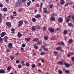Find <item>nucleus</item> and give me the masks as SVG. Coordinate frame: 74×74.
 Segmentation results:
<instances>
[{
    "label": "nucleus",
    "mask_w": 74,
    "mask_h": 74,
    "mask_svg": "<svg viewBox=\"0 0 74 74\" xmlns=\"http://www.w3.org/2000/svg\"><path fill=\"white\" fill-rule=\"evenodd\" d=\"M2 18H3V15H2V14H1V13H0V25H1V23H2L3 21Z\"/></svg>",
    "instance_id": "obj_1"
},
{
    "label": "nucleus",
    "mask_w": 74,
    "mask_h": 74,
    "mask_svg": "<svg viewBox=\"0 0 74 74\" xmlns=\"http://www.w3.org/2000/svg\"><path fill=\"white\" fill-rule=\"evenodd\" d=\"M5 34H6V33L4 32H3L1 34V37H3L5 36Z\"/></svg>",
    "instance_id": "obj_2"
},
{
    "label": "nucleus",
    "mask_w": 74,
    "mask_h": 74,
    "mask_svg": "<svg viewBox=\"0 0 74 74\" xmlns=\"http://www.w3.org/2000/svg\"><path fill=\"white\" fill-rule=\"evenodd\" d=\"M43 12L44 13H45V14H47V12H49V13L50 12V11L48 12V11H47L46 8H43Z\"/></svg>",
    "instance_id": "obj_3"
},
{
    "label": "nucleus",
    "mask_w": 74,
    "mask_h": 74,
    "mask_svg": "<svg viewBox=\"0 0 74 74\" xmlns=\"http://www.w3.org/2000/svg\"><path fill=\"white\" fill-rule=\"evenodd\" d=\"M23 24V21L21 20L19 21V23L18 25V26L19 27L21 26H22V24Z\"/></svg>",
    "instance_id": "obj_4"
},
{
    "label": "nucleus",
    "mask_w": 74,
    "mask_h": 74,
    "mask_svg": "<svg viewBox=\"0 0 74 74\" xmlns=\"http://www.w3.org/2000/svg\"><path fill=\"white\" fill-rule=\"evenodd\" d=\"M8 47L9 48H12V44L11 43H9L8 46Z\"/></svg>",
    "instance_id": "obj_5"
},
{
    "label": "nucleus",
    "mask_w": 74,
    "mask_h": 74,
    "mask_svg": "<svg viewBox=\"0 0 74 74\" xmlns=\"http://www.w3.org/2000/svg\"><path fill=\"white\" fill-rule=\"evenodd\" d=\"M36 26H34L32 28V31H35L36 30L37 28H36Z\"/></svg>",
    "instance_id": "obj_6"
},
{
    "label": "nucleus",
    "mask_w": 74,
    "mask_h": 74,
    "mask_svg": "<svg viewBox=\"0 0 74 74\" xmlns=\"http://www.w3.org/2000/svg\"><path fill=\"white\" fill-rule=\"evenodd\" d=\"M5 73V71L3 69L0 70V73L4 74Z\"/></svg>",
    "instance_id": "obj_7"
},
{
    "label": "nucleus",
    "mask_w": 74,
    "mask_h": 74,
    "mask_svg": "<svg viewBox=\"0 0 74 74\" xmlns=\"http://www.w3.org/2000/svg\"><path fill=\"white\" fill-rule=\"evenodd\" d=\"M49 30L50 31L51 33H53L54 32V29L52 28H50Z\"/></svg>",
    "instance_id": "obj_8"
},
{
    "label": "nucleus",
    "mask_w": 74,
    "mask_h": 74,
    "mask_svg": "<svg viewBox=\"0 0 74 74\" xmlns=\"http://www.w3.org/2000/svg\"><path fill=\"white\" fill-rule=\"evenodd\" d=\"M6 25L9 27H11V23L10 22H7L6 23Z\"/></svg>",
    "instance_id": "obj_9"
},
{
    "label": "nucleus",
    "mask_w": 74,
    "mask_h": 74,
    "mask_svg": "<svg viewBox=\"0 0 74 74\" xmlns=\"http://www.w3.org/2000/svg\"><path fill=\"white\" fill-rule=\"evenodd\" d=\"M50 20L51 21H54L55 20V18L53 17H51L50 18Z\"/></svg>",
    "instance_id": "obj_10"
},
{
    "label": "nucleus",
    "mask_w": 74,
    "mask_h": 74,
    "mask_svg": "<svg viewBox=\"0 0 74 74\" xmlns=\"http://www.w3.org/2000/svg\"><path fill=\"white\" fill-rule=\"evenodd\" d=\"M17 36L18 37H19V38H20V37H22V35L18 32Z\"/></svg>",
    "instance_id": "obj_11"
},
{
    "label": "nucleus",
    "mask_w": 74,
    "mask_h": 74,
    "mask_svg": "<svg viewBox=\"0 0 74 74\" xmlns=\"http://www.w3.org/2000/svg\"><path fill=\"white\" fill-rule=\"evenodd\" d=\"M31 40V38H25V40L27 41V42L30 41Z\"/></svg>",
    "instance_id": "obj_12"
},
{
    "label": "nucleus",
    "mask_w": 74,
    "mask_h": 74,
    "mask_svg": "<svg viewBox=\"0 0 74 74\" xmlns=\"http://www.w3.org/2000/svg\"><path fill=\"white\" fill-rule=\"evenodd\" d=\"M61 2L60 3L61 4H62V5H63V4H64V3H65V1H64V0H60Z\"/></svg>",
    "instance_id": "obj_13"
},
{
    "label": "nucleus",
    "mask_w": 74,
    "mask_h": 74,
    "mask_svg": "<svg viewBox=\"0 0 74 74\" xmlns=\"http://www.w3.org/2000/svg\"><path fill=\"white\" fill-rule=\"evenodd\" d=\"M40 17H41V15L39 14H37L35 16V18H40Z\"/></svg>",
    "instance_id": "obj_14"
},
{
    "label": "nucleus",
    "mask_w": 74,
    "mask_h": 74,
    "mask_svg": "<svg viewBox=\"0 0 74 74\" xmlns=\"http://www.w3.org/2000/svg\"><path fill=\"white\" fill-rule=\"evenodd\" d=\"M58 21L60 22H63V19H62V18H58Z\"/></svg>",
    "instance_id": "obj_15"
},
{
    "label": "nucleus",
    "mask_w": 74,
    "mask_h": 74,
    "mask_svg": "<svg viewBox=\"0 0 74 74\" xmlns=\"http://www.w3.org/2000/svg\"><path fill=\"white\" fill-rule=\"evenodd\" d=\"M16 4L17 7H19V6H20V5H21V4L19 3L18 2H16Z\"/></svg>",
    "instance_id": "obj_16"
},
{
    "label": "nucleus",
    "mask_w": 74,
    "mask_h": 74,
    "mask_svg": "<svg viewBox=\"0 0 74 74\" xmlns=\"http://www.w3.org/2000/svg\"><path fill=\"white\" fill-rule=\"evenodd\" d=\"M39 39L38 38H34L33 40V41H34V42H35L36 41H38V40H39Z\"/></svg>",
    "instance_id": "obj_17"
},
{
    "label": "nucleus",
    "mask_w": 74,
    "mask_h": 74,
    "mask_svg": "<svg viewBox=\"0 0 74 74\" xmlns=\"http://www.w3.org/2000/svg\"><path fill=\"white\" fill-rule=\"evenodd\" d=\"M68 25L69 26H71V27H73V25L71 23H69Z\"/></svg>",
    "instance_id": "obj_18"
},
{
    "label": "nucleus",
    "mask_w": 74,
    "mask_h": 74,
    "mask_svg": "<svg viewBox=\"0 0 74 74\" xmlns=\"http://www.w3.org/2000/svg\"><path fill=\"white\" fill-rule=\"evenodd\" d=\"M31 4V1H30L29 2H28L27 3V5L28 6H29Z\"/></svg>",
    "instance_id": "obj_19"
},
{
    "label": "nucleus",
    "mask_w": 74,
    "mask_h": 74,
    "mask_svg": "<svg viewBox=\"0 0 74 74\" xmlns=\"http://www.w3.org/2000/svg\"><path fill=\"white\" fill-rule=\"evenodd\" d=\"M58 64L60 65H62L63 64V62L62 61H59L58 62Z\"/></svg>",
    "instance_id": "obj_20"
},
{
    "label": "nucleus",
    "mask_w": 74,
    "mask_h": 74,
    "mask_svg": "<svg viewBox=\"0 0 74 74\" xmlns=\"http://www.w3.org/2000/svg\"><path fill=\"white\" fill-rule=\"evenodd\" d=\"M11 66H9L7 68V70L8 71H10V70H11Z\"/></svg>",
    "instance_id": "obj_21"
},
{
    "label": "nucleus",
    "mask_w": 74,
    "mask_h": 74,
    "mask_svg": "<svg viewBox=\"0 0 74 74\" xmlns=\"http://www.w3.org/2000/svg\"><path fill=\"white\" fill-rule=\"evenodd\" d=\"M65 66L67 67H70V65L68 64L64 63Z\"/></svg>",
    "instance_id": "obj_22"
},
{
    "label": "nucleus",
    "mask_w": 74,
    "mask_h": 74,
    "mask_svg": "<svg viewBox=\"0 0 74 74\" xmlns=\"http://www.w3.org/2000/svg\"><path fill=\"white\" fill-rule=\"evenodd\" d=\"M10 58H11V60H13L14 58V56H13L11 55L10 56Z\"/></svg>",
    "instance_id": "obj_23"
},
{
    "label": "nucleus",
    "mask_w": 74,
    "mask_h": 74,
    "mask_svg": "<svg viewBox=\"0 0 74 74\" xmlns=\"http://www.w3.org/2000/svg\"><path fill=\"white\" fill-rule=\"evenodd\" d=\"M67 31L66 30H64V35L66 34H67Z\"/></svg>",
    "instance_id": "obj_24"
},
{
    "label": "nucleus",
    "mask_w": 74,
    "mask_h": 74,
    "mask_svg": "<svg viewBox=\"0 0 74 74\" xmlns=\"http://www.w3.org/2000/svg\"><path fill=\"white\" fill-rule=\"evenodd\" d=\"M26 65L27 67H29V66H30V64H29V63H28V62H26Z\"/></svg>",
    "instance_id": "obj_25"
},
{
    "label": "nucleus",
    "mask_w": 74,
    "mask_h": 74,
    "mask_svg": "<svg viewBox=\"0 0 74 74\" xmlns=\"http://www.w3.org/2000/svg\"><path fill=\"white\" fill-rule=\"evenodd\" d=\"M3 38L1 37H0V42H1L2 43L3 42Z\"/></svg>",
    "instance_id": "obj_26"
},
{
    "label": "nucleus",
    "mask_w": 74,
    "mask_h": 74,
    "mask_svg": "<svg viewBox=\"0 0 74 74\" xmlns=\"http://www.w3.org/2000/svg\"><path fill=\"white\" fill-rule=\"evenodd\" d=\"M60 49H61L60 47H58L56 48V49H57V51H59Z\"/></svg>",
    "instance_id": "obj_27"
},
{
    "label": "nucleus",
    "mask_w": 74,
    "mask_h": 74,
    "mask_svg": "<svg viewBox=\"0 0 74 74\" xmlns=\"http://www.w3.org/2000/svg\"><path fill=\"white\" fill-rule=\"evenodd\" d=\"M68 42H69V43H71L73 42V39H71L69 40Z\"/></svg>",
    "instance_id": "obj_28"
},
{
    "label": "nucleus",
    "mask_w": 74,
    "mask_h": 74,
    "mask_svg": "<svg viewBox=\"0 0 74 74\" xmlns=\"http://www.w3.org/2000/svg\"><path fill=\"white\" fill-rule=\"evenodd\" d=\"M18 2L20 4H21L22 3V0H18Z\"/></svg>",
    "instance_id": "obj_29"
},
{
    "label": "nucleus",
    "mask_w": 74,
    "mask_h": 74,
    "mask_svg": "<svg viewBox=\"0 0 74 74\" xmlns=\"http://www.w3.org/2000/svg\"><path fill=\"white\" fill-rule=\"evenodd\" d=\"M10 19L12 20H14V17L13 16H12L11 15L10 16Z\"/></svg>",
    "instance_id": "obj_30"
},
{
    "label": "nucleus",
    "mask_w": 74,
    "mask_h": 74,
    "mask_svg": "<svg viewBox=\"0 0 74 74\" xmlns=\"http://www.w3.org/2000/svg\"><path fill=\"white\" fill-rule=\"evenodd\" d=\"M31 67H32V68H35L36 67V65L34 64H33L32 65Z\"/></svg>",
    "instance_id": "obj_31"
},
{
    "label": "nucleus",
    "mask_w": 74,
    "mask_h": 74,
    "mask_svg": "<svg viewBox=\"0 0 74 74\" xmlns=\"http://www.w3.org/2000/svg\"><path fill=\"white\" fill-rule=\"evenodd\" d=\"M3 10L4 11H7V8H3Z\"/></svg>",
    "instance_id": "obj_32"
},
{
    "label": "nucleus",
    "mask_w": 74,
    "mask_h": 74,
    "mask_svg": "<svg viewBox=\"0 0 74 74\" xmlns=\"http://www.w3.org/2000/svg\"><path fill=\"white\" fill-rule=\"evenodd\" d=\"M58 52L57 51H55L54 52V54H55V55H58Z\"/></svg>",
    "instance_id": "obj_33"
},
{
    "label": "nucleus",
    "mask_w": 74,
    "mask_h": 74,
    "mask_svg": "<svg viewBox=\"0 0 74 74\" xmlns=\"http://www.w3.org/2000/svg\"><path fill=\"white\" fill-rule=\"evenodd\" d=\"M58 73L60 74H62V71H60V70H59L58 71Z\"/></svg>",
    "instance_id": "obj_34"
},
{
    "label": "nucleus",
    "mask_w": 74,
    "mask_h": 74,
    "mask_svg": "<svg viewBox=\"0 0 74 74\" xmlns=\"http://www.w3.org/2000/svg\"><path fill=\"white\" fill-rule=\"evenodd\" d=\"M69 4V2H67V3H66V4L64 5L65 7H67V6H68V5Z\"/></svg>",
    "instance_id": "obj_35"
},
{
    "label": "nucleus",
    "mask_w": 74,
    "mask_h": 74,
    "mask_svg": "<svg viewBox=\"0 0 74 74\" xmlns=\"http://www.w3.org/2000/svg\"><path fill=\"white\" fill-rule=\"evenodd\" d=\"M43 49L44 51H48V50L47 48H44Z\"/></svg>",
    "instance_id": "obj_36"
},
{
    "label": "nucleus",
    "mask_w": 74,
    "mask_h": 74,
    "mask_svg": "<svg viewBox=\"0 0 74 74\" xmlns=\"http://www.w3.org/2000/svg\"><path fill=\"white\" fill-rule=\"evenodd\" d=\"M6 51H7V52H11V50H10V49H8L6 50Z\"/></svg>",
    "instance_id": "obj_37"
},
{
    "label": "nucleus",
    "mask_w": 74,
    "mask_h": 74,
    "mask_svg": "<svg viewBox=\"0 0 74 74\" xmlns=\"http://www.w3.org/2000/svg\"><path fill=\"white\" fill-rule=\"evenodd\" d=\"M43 30L44 31H45L46 30H47V28L45 27H43Z\"/></svg>",
    "instance_id": "obj_38"
},
{
    "label": "nucleus",
    "mask_w": 74,
    "mask_h": 74,
    "mask_svg": "<svg viewBox=\"0 0 74 74\" xmlns=\"http://www.w3.org/2000/svg\"><path fill=\"white\" fill-rule=\"evenodd\" d=\"M53 4H52L51 5L49 6V8H52L53 7Z\"/></svg>",
    "instance_id": "obj_39"
},
{
    "label": "nucleus",
    "mask_w": 74,
    "mask_h": 74,
    "mask_svg": "<svg viewBox=\"0 0 74 74\" xmlns=\"http://www.w3.org/2000/svg\"><path fill=\"white\" fill-rule=\"evenodd\" d=\"M44 39L45 40H48V37L46 36L44 37Z\"/></svg>",
    "instance_id": "obj_40"
},
{
    "label": "nucleus",
    "mask_w": 74,
    "mask_h": 74,
    "mask_svg": "<svg viewBox=\"0 0 74 74\" xmlns=\"http://www.w3.org/2000/svg\"><path fill=\"white\" fill-rule=\"evenodd\" d=\"M19 60H16V63L17 64H18V63H19Z\"/></svg>",
    "instance_id": "obj_41"
},
{
    "label": "nucleus",
    "mask_w": 74,
    "mask_h": 74,
    "mask_svg": "<svg viewBox=\"0 0 74 74\" xmlns=\"http://www.w3.org/2000/svg\"><path fill=\"white\" fill-rule=\"evenodd\" d=\"M70 18H67V19L66 21L67 22H69L70 21Z\"/></svg>",
    "instance_id": "obj_42"
},
{
    "label": "nucleus",
    "mask_w": 74,
    "mask_h": 74,
    "mask_svg": "<svg viewBox=\"0 0 74 74\" xmlns=\"http://www.w3.org/2000/svg\"><path fill=\"white\" fill-rule=\"evenodd\" d=\"M32 20L33 22H36V19L34 18H33L32 19Z\"/></svg>",
    "instance_id": "obj_43"
},
{
    "label": "nucleus",
    "mask_w": 74,
    "mask_h": 74,
    "mask_svg": "<svg viewBox=\"0 0 74 74\" xmlns=\"http://www.w3.org/2000/svg\"><path fill=\"white\" fill-rule=\"evenodd\" d=\"M18 69H21V68H22V66L21 65H19L18 66Z\"/></svg>",
    "instance_id": "obj_44"
},
{
    "label": "nucleus",
    "mask_w": 74,
    "mask_h": 74,
    "mask_svg": "<svg viewBox=\"0 0 74 74\" xmlns=\"http://www.w3.org/2000/svg\"><path fill=\"white\" fill-rule=\"evenodd\" d=\"M65 73H69V71L68 70L65 71Z\"/></svg>",
    "instance_id": "obj_45"
},
{
    "label": "nucleus",
    "mask_w": 74,
    "mask_h": 74,
    "mask_svg": "<svg viewBox=\"0 0 74 74\" xmlns=\"http://www.w3.org/2000/svg\"><path fill=\"white\" fill-rule=\"evenodd\" d=\"M41 42H37V44H38L39 45H40V44H41Z\"/></svg>",
    "instance_id": "obj_46"
},
{
    "label": "nucleus",
    "mask_w": 74,
    "mask_h": 74,
    "mask_svg": "<svg viewBox=\"0 0 74 74\" xmlns=\"http://www.w3.org/2000/svg\"><path fill=\"white\" fill-rule=\"evenodd\" d=\"M34 48L35 49H37L38 48V47H37V46H34Z\"/></svg>",
    "instance_id": "obj_47"
},
{
    "label": "nucleus",
    "mask_w": 74,
    "mask_h": 74,
    "mask_svg": "<svg viewBox=\"0 0 74 74\" xmlns=\"http://www.w3.org/2000/svg\"><path fill=\"white\" fill-rule=\"evenodd\" d=\"M6 38V39H8V37H7V36H5V37H4V38H3V39H5V38Z\"/></svg>",
    "instance_id": "obj_48"
},
{
    "label": "nucleus",
    "mask_w": 74,
    "mask_h": 74,
    "mask_svg": "<svg viewBox=\"0 0 74 74\" xmlns=\"http://www.w3.org/2000/svg\"><path fill=\"white\" fill-rule=\"evenodd\" d=\"M42 3H41L40 4V8H42Z\"/></svg>",
    "instance_id": "obj_49"
},
{
    "label": "nucleus",
    "mask_w": 74,
    "mask_h": 74,
    "mask_svg": "<svg viewBox=\"0 0 74 74\" xmlns=\"http://www.w3.org/2000/svg\"><path fill=\"white\" fill-rule=\"evenodd\" d=\"M25 46H26V45L24 44L22 45V47H25Z\"/></svg>",
    "instance_id": "obj_50"
},
{
    "label": "nucleus",
    "mask_w": 74,
    "mask_h": 74,
    "mask_svg": "<svg viewBox=\"0 0 74 74\" xmlns=\"http://www.w3.org/2000/svg\"><path fill=\"white\" fill-rule=\"evenodd\" d=\"M11 30L12 31V32H14V31H15V29L14 28L12 29Z\"/></svg>",
    "instance_id": "obj_51"
},
{
    "label": "nucleus",
    "mask_w": 74,
    "mask_h": 74,
    "mask_svg": "<svg viewBox=\"0 0 74 74\" xmlns=\"http://www.w3.org/2000/svg\"><path fill=\"white\" fill-rule=\"evenodd\" d=\"M41 54V55H44L45 54V53H44V52H42Z\"/></svg>",
    "instance_id": "obj_52"
},
{
    "label": "nucleus",
    "mask_w": 74,
    "mask_h": 74,
    "mask_svg": "<svg viewBox=\"0 0 74 74\" xmlns=\"http://www.w3.org/2000/svg\"><path fill=\"white\" fill-rule=\"evenodd\" d=\"M36 7H39V4L37 3L36 4Z\"/></svg>",
    "instance_id": "obj_53"
},
{
    "label": "nucleus",
    "mask_w": 74,
    "mask_h": 74,
    "mask_svg": "<svg viewBox=\"0 0 74 74\" xmlns=\"http://www.w3.org/2000/svg\"><path fill=\"white\" fill-rule=\"evenodd\" d=\"M13 14H14V15H16V12L14 11L13 12Z\"/></svg>",
    "instance_id": "obj_54"
},
{
    "label": "nucleus",
    "mask_w": 74,
    "mask_h": 74,
    "mask_svg": "<svg viewBox=\"0 0 74 74\" xmlns=\"http://www.w3.org/2000/svg\"><path fill=\"white\" fill-rule=\"evenodd\" d=\"M72 60L73 62H74V57H73L72 58Z\"/></svg>",
    "instance_id": "obj_55"
},
{
    "label": "nucleus",
    "mask_w": 74,
    "mask_h": 74,
    "mask_svg": "<svg viewBox=\"0 0 74 74\" xmlns=\"http://www.w3.org/2000/svg\"><path fill=\"white\" fill-rule=\"evenodd\" d=\"M18 11H22V9H21V8L19 9L18 10Z\"/></svg>",
    "instance_id": "obj_56"
},
{
    "label": "nucleus",
    "mask_w": 74,
    "mask_h": 74,
    "mask_svg": "<svg viewBox=\"0 0 74 74\" xmlns=\"http://www.w3.org/2000/svg\"><path fill=\"white\" fill-rule=\"evenodd\" d=\"M21 51H23V48H22V47L21 48Z\"/></svg>",
    "instance_id": "obj_57"
},
{
    "label": "nucleus",
    "mask_w": 74,
    "mask_h": 74,
    "mask_svg": "<svg viewBox=\"0 0 74 74\" xmlns=\"http://www.w3.org/2000/svg\"><path fill=\"white\" fill-rule=\"evenodd\" d=\"M61 44L63 45H64V42H61Z\"/></svg>",
    "instance_id": "obj_58"
},
{
    "label": "nucleus",
    "mask_w": 74,
    "mask_h": 74,
    "mask_svg": "<svg viewBox=\"0 0 74 74\" xmlns=\"http://www.w3.org/2000/svg\"><path fill=\"white\" fill-rule=\"evenodd\" d=\"M21 62L22 64H23V63H25V61H23Z\"/></svg>",
    "instance_id": "obj_59"
},
{
    "label": "nucleus",
    "mask_w": 74,
    "mask_h": 74,
    "mask_svg": "<svg viewBox=\"0 0 74 74\" xmlns=\"http://www.w3.org/2000/svg\"><path fill=\"white\" fill-rule=\"evenodd\" d=\"M41 62L42 63H44V60L43 59H41Z\"/></svg>",
    "instance_id": "obj_60"
},
{
    "label": "nucleus",
    "mask_w": 74,
    "mask_h": 74,
    "mask_svg": "<svg viewBox=\"0 0 74 74\" xmlns=\"http://www.w3.org/2000/svg\"><path fill=\"white\" fill-rule=\"evenodd\" d=\"M26 0H22V2L23 3H25V1H26Z\"/></svg>",
    "instance_id": "obj_61"
},
{
    "label": "nucleus",
    "mask_w": 74,
    "mask_h": 74,
    "mask_svg": "<svg viewBox=\"0 0 74 74\" xmlns=\"http://www.w3.org/2000/svg\"><path fill=\"white\" fill-rule=\"evenodd\" d=\"M70 55L69 54H68V58H69V57H70Z\"/></svg>",
    "instance_id": "obj_62"
},
{
    "label": "nucleus",
    "mask_w": 74,
    "mask_h": 74,
    "mask_svg": "<svg viewBox=\"0 0 74 74\" xmlns=\"http://www.w3.org/2000/svg\"><path fill=\"white\" fill-rule=\"evenodd\" d=\"M3 4H0V7H3Z\"/></svg>",
    "instance_id": "obj_63"
},
{
    "label": "nucleus",
    "mask_w": 74,
    "mask_h": 74,
    "mask_svg": "<svg viewBox=\"0 0 74 74\" xmlns=\"http://www.w3.org/2000/svg\"><path fill=\"white\" fill-rule=\"evenodd\" d=\"M68 18H71V15H69V16H68Z\"/></svg>",
    "instance_id": "obj_64"
}]
</instances>
